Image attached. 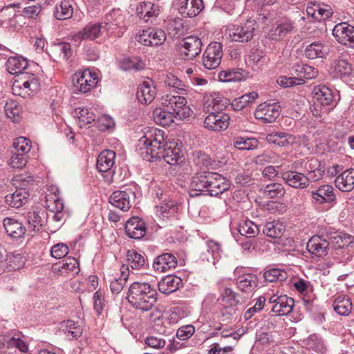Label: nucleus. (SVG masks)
Returning <instances> with one entry per match:
<instances>
[{
	"instance_id": "obj_1",
	"label": "nucleus",
	"mask_w": 354,
	"mask_h": 354,
	"mask_svg": "<svg viewBox=\"0 0 354 354\" xmlns=\"http://www.w3.org/2000/svg\"><path fill=\"white\" fill-rule=\"evenodd\" d=\"M6 66L8 73L16 75L12 86L14 95L25 98L39 90V82L36 76L32 73L24 72L28 66L26 58L19 55L10 57Z\"/></svg>"
},
{
	"instance_id": "obj_2",
	"label": "nucleus",
	"mask_w": 354,
	"mask_h": 354,
	"mask_svg": "<svg viewBox=\"0 0 354 354\" xmlns=\"http://www.w3.org/2000/svg\"><path fill=\"white\" fill-rule=\"evenodd\" d=\"M156 295L153 285L136 281L130 286L127 299L134 308L145 312L151 310L156 303Z\"/></svg>"
},
{
	"instance_id": "obj_3",
	"label": "nucleus",
	"mask_w": 354,
	"mask_h": 354,
	"mask_svg": "<svg viewBox=\"0 0 354 354\" xmlns=\"http://www.w3.org/2000/svg\"><path fill=\"white\" fill-rule=\"evenodd\" d=\"M138 142L140 150L145 151L142 154L146 153L143 158L149 161L153 160L165 146V132L158 129H151L139 139Z\"/></svg>"
},
{
	"instance_id": "obj_4",
	"label": "nucleus",
	"mask_w": 354,
	"mask_h": 354,
	"mask_svg": "<svg viewBox=\"0 0 354 354\" xmlns=\"http://www.w3.org/2000/svg\"><path fill=\"white\" fill-rule=\"evenodd\" d=\"M187 100L181 95L167 94L162 99V107L171 111L176 118L183 120L190 116L192 110L187 106Z\"/></svg>"
},
{
	"instance_id": "obj_5",
	"label": "nucleus",
	"mask_w": 354,
	"mask_h": 354,
	"mask_svg": "<svg viewBox=\"0 0 354 354\" xmlns=\"http://www.w3.org/2000/svg\"><path fill=\"white\" fill-rule=\"evenodd\" d=\"M313 107L317 111L315 115H319L323 109L328 110V106L334 102V95L332 90L322 84L315 86L311 92Z\"/></svg>"
},
{
	"instance_id": "obj_6",
	"label": "nucleus",
	"mask_w": 354,
	"mask_h": 354,
	"mask_svg": "<svg viewBox=\"0 0 354 354\" xmlns=\"http://www.w3.org/2000/svg\"><path fill=\"white\" fill-rule=\"evenodd\" d=\"M124 16L120 10H113L106 15L104 21L100 22L103 32L109 35L120 37L123 35L125 28L124 26Z\"/></svg>"
},
{
	"instance_id": "obj_7",
	"label": "nucleus",
	"mask_w": 354,
	"mask_h": 354,
	"mask_svg": "<svg viewBox=\"0 0 354 354\" xmlns=\"http://www.w3.org/2000/svg\"><path fill=\"white\" fill-rule=\"evenodd\" d=\"M19 181V185L21 186V187L17 189L14 193L8 194L5 197L6 204L15 208H19L27 203L29 193L25 187H28V185L32 183L33 178L28 176L27 178H20Z\"/></svg>"
},
{
	"instance_id": "obj_8",
	"label": "nucleus",
	"mask_w": 354,
	"mask_h": 354,
	"mask_svg": "<svg viewBox=\"0 0 354 354\" xmlns=\"http://www.w3.org/2000/svg\"><path fill=\"white\" fill-rule=\"evenodd\" d=\"M182 143L175 140L166 142L165 147L159 152L158 156L155 159H164V160L171 165H175L183 161V153L182 151Z\"/></svg>"
},
{
	"instance_id": "obj_9",
	"label": "nucleus",
	"mask_w": 354,
	"mask_h": 354,
	"mask_svg": "<svg viewBox=\"0 0 354 354\" xmlns=\"http://www.w3.org/2000/svg\"><path fill=\"white\" fill-rule=\"evenodd\" d=\"M256 27L254 20H248L240 26H233L228 31L229 39L236 42H248L252 39Z\"/></svg>"
},
{
	"instance_id": "obj_10",
	"label": "nucleus",
	"mask_w": 354,
	"mask_h": 354,
	"mask_svg": "<svg viewBox=\"0 0 354 354\" xmlns=\"http://www.w3.org/2000/svg\"><path fill=\"white\" fill-rule=\"evenodd\" d=\"M73 81L75 89L85 93L96 86L98 76L96 73L85 69L84 71L77 72L73 77Z\"/></svg>"
},
{
	"instance_id": "obj_11",
	"label": "nucleus",
	"mask_w": 354,
	"mask_h": 354,
	"mask_svg": "<svg viewBox=\"0 0 354 354\" xmlns=\"http://www.w3.org/2000/svg\"><path fill=\"white\" fill-rule=\"evenodd\" d=\"M223 55V45L221 43H210L203 55V66L208 70L216 68L221 64Z\"/></svg>"
},
{
	"instance_id": "obj_12",
	"label": "nucleus",
	"mask_w": 354,
	"mask_h": 354,
	"mask_svg": "<svg viewBox=\"0 0 354 354\" xmlns=\"http://www.w3.org/2000/svg\"><path fill=\"white\" fill-rule=\"evenodd\" d=\"M202 41L196 36L185 37L180 44V56L185 60H192L201 52Z\"/></svg>"
},
{
	"instance_id": "obj_13",
	"label": "nucleus",
	"mask_w": 354,
	"mask_h": 354,
	"mask_svg": "<svg viewBox=\"0 0 354 354\" xmlns=\"http://www.w3.org/2000/svg\"><path fill=\"white\" fill-rule=\"evenodd\" d=\"M135 197L136 194L133 189L126 187L123 190L113 192L109 198V202L113 206L126 212L131 208Z\"/></svg>"
},
{
	"instance_id": "obj_14",
	"label": "nucleus",
	"mask_w": 354,
	"mask_h": 354,
	"mask_svg": "<svg viewBox=\"0 0 354 354\" xmlns=\"http://www.w3.org/2000/svg\"><path fill=\"white\" fill-rule=\"evenodd\" d=\"M281 111V106L278 103L264 102L257 106L254 117L263 123H271L279 116Z\"/></svg>"
},
{
	"instance_id": "obj_15",
	"label": "nucleus",
	"mask_w": 354,
	"mask_h": 354,
	"mask_svg": "<svg viewBox=\"0 0 354 354\" xmlns=\"http://www.w3.org/2000/svg\"><path fill=\"white\" fill-rule=\"evenodd\" d=\"M166 34L164 30L159 28H148L144 30L138 37V41L147 46H158L164 44L166 40Z\"/></svg>"
},
{
	"instance_id": "obj_16",
	"label": "nucleus",
	"mask_w": 354,
	"mask_h": 354,
	"mask_svg": "<svg viewBox=\"0 0 354 354\" xmlns=\"http://www.w3.org/2000/svg\"><path fill=\"white\" fill-rule=\"evenodd\" d=\"M211 172L207 171H197L192 178L189 184V196L196 197L200 196L203 192H207Z\"/></svg>"
},
{
	"instance_id": "obj_17",
	"label": "nucleus",
	"mask_w": 354,
	"mask_h": 354,
	"mask_svg": "<svg viewBox=\"0 0 354 354\" xmlns=\"http://www.w3.org/2000/svg\"><path fill=\"white\" fill-rule=\"evenodd\" d=\"M333 35L341 44L354 47V26L343 22L335 26Z\"/></svg>"
},
{
	"instance_id": "obj_18",
	"label": "nucleus",
	"mask_w": 354,
	"mask_h": 354,
	"mask_svg": "<svg viewBox=\"0 0 354 354\" xmlns=\"http://www.w3.org/2000/svg\"><path fill=\"white\" fill-rule=\"evenodd\" d=\"M230 119V116L225 113L211 112L205 118L204 126L212 131H223L229 127Z\"/></svg>"
},
{
	"instance_id": "obj_19",
	"label": "nucleus",
	"mask_w": 354,
	"mask_h": 354,
	"mask_svg": "<svg viewBox=\"0 0 354 354\" xmlns=\"http://www.w3.org/2000/svg\"><path fill=\"white\" fill-rule=\"evenodd\" d=\"M52 270L57 275L66 277H75L80 270L77 259L71 257L53 265Z\"/></svg>"
},
{
	"instance_id": "obj_20",
	"label": "nucleus",
	"mask_w": 354,
	"mask_h": 354,
	"mask_svg": "<svg viewBox=\"0 0 354 354\" xmlns=\"http://www.w3.org/2000/svg\"><path fill=\"white\" fill-rule=\"evenodd\" d=\"M203 109L206 112H218L230 104V100L218 93L205 94L203 97Z\"/></svg>"
},
{
	"instance_id": "obj_21",
	"label": "nucleus",
	"mask_w": 354,
	"mask_h": 354,
	"mask_svg": "<svg viewBox=\"0 0 354 354\" xmlns=\"http://www.w3.org/2000/svg\"><path fill=\"white\" fill-rule=\"evenodd\" d=\"M306 248L313 257L323 258L328 253L329 242L320 236L315 235L308 240Z\"/></svg>"
},
{
	"instance_id": "obj_22",
	"label": "nucleus",
	"mask_w": 354,
	"mask_h": 354,
	"mask_svg": "<svg viewBox=\"0 0 354 354\" xmlns=\"http://www.w3.org/2000/svg\"><path fill=\"white\" fill-rule=\"evenodd\" d=\"M310 193L312 203L317 205L331 203L336 200L334 188L330 185H323Z\"/></svg>"
},
{
	"instance_id": "obj_23",
	"label": "nucleus",
	"mask_w": 354,
	"mask_h": 354,
	"mask_svg": "<svg viewBox=\"0 0 354 354\" xmlns=\"http://www.w3.org/2000/svg\"><path fill=\"white\" fill-rule=\"evenodd\" d=\"M136 14L143 21L153 23L160 15V7L151 1H142L136 7Z\"/></svg>"
},
{
	"instance_id": "obj_24",
	"label": "nucleus",
	"mask_w": 354,
	"mask_h": 354,
	"mask_svg": "<svg viewBox=\"0 0 354 354\" xmlns=\"http://www.w3.org/2000/svg\"><path fill=\"white\" fill-rule=\"evenodd\" d=\"M157 95V89L152 80L148 79L143 81L138 86L137 91V99L142 104L151 103Z\"/></svg>"
},
{
	"instance_id": "obj_25",
	"label": "nucleus",
	"mask_w": 354,
	"mask_h": 354,
	"mask_svg": "<svg viewBox=\"0 0 354 354\" xmlns=\"http://www.w3.org/2000/svg\"><path fill=\"white\" fill-rule=\"evenodd\" d=\"M207 194L212 196H217L229 189L230 181L224 176L215 172H211Z\"/></svg>"
},
{
	"instance_id": "obj_26",
	"label": "nucleus",
	"mask_w": 354,
	"mask_h": 354,
	"mask_svg": "<svg viewBox=\"0 0 354 354\" xmlns=\"http://www.w3.org/2000/svg\"><path fill=\"white\" fill-rule=\"evenodd\" d=\"M127 236L130 239H141L146 234L145 223L139 217L130 218L124 226Z\"/></svg>"
},
{
	"instance_id": "obj_27",
	"label": "nucleus",
	"mask_w": 354,
	"mask_h": 354,
	"mask_svg": "<svg viewBox=\"0 0 354 354\" xmlns=\"http://www.w3.org/2000/svg\"><path fill=\"white\" fill-rule=\"evenodd\" d=\"M179 13L185 17L197 16L204 8L203 0H178Z\"/></svg>"
},
{
	"instance_id": "obj_28",
	"label": "nucleus",
	"mask_w": 354,
	"mask_h": 354,
	"mask_svg": "<svg viewBox=\"0 0 354 354\" xmlns=\"http://www.w3.org/2000/svg\"><path fill=\"white\" fill-rule=\"evenodd\" d=\"M178 261L176 257L171 253H164L153 261V268L156 272H164L177 266Z\"/></svg>"
},
{
	"instance_id": "obj_29",
	"label": "nucleus",
	"mask_w": 354,
	"mask_h": 354,
	"mask_svg": "<svg viewBox=\"0 0 354 354\" xmlns=\"http://www.w3.org/2000/svg\"><path fill=\"white\" fill-rule=\"evenodd\" d=\"M265 140L270 144L281 147H288L296 142V138L283 131H273L266 136Z\"/></svg>"
},
{
	"instance_id": "obj_30",
	"label": "nucleus",
	"mask_w": 354,
	"mask_h": 354,
	"mask_svg": "<svg viewBox=\"0 0 354 354\" xmlns=\"http://www.w3.org/2000/svg\"><path fill=\"white\" fill-rule=\"evenodd\" d=\"M282 178L288 185L296 189H304L309 185V178L302 173L288 171L282 174Z\"/></svg>"
},
{
	"instance_id": "obj_31",
	"label": "nucleus",
	"mask_w": 354,
	"mask_h": 354,
	"mask_svg": "<svg viewBox=\"0 0 354 354\" xmlns=\"http://www.w3.org/2000/svg\"><path fill=\"white\" fill-rule=\"evenodd\" d=\"M309 180L316 182L320 180L324 174L325 167L317 158L308 159L304 165Z\"/></svg>"
},
{
	"instance_id": "obj_32",
	"label": "nucleus",
	"mask_w": 354,
	"mask_h": 354,
	"mask_svg": "<svg viewBox=\"0 0 354 354\" xmlns=\"http://www.w3.org/2000/svg\"><path fill=\"white\" fill-rule=\"evenodd\" d=\"M3 224L8 235L15 239L23 237L27 230L21 222L15 218H6Z\"/></svg>"
},
{
	"instance_id": "obj_33",
	"label": "nucleus",
	"mask_w": 354,
	"mask_h": 354,
	"mask_svg": "<svg viewBox=\"0 0 354 354\" xmlns=\"http://www.w3.org/2000/svg\"><path fill=\"white\" fill-rule=\"evenodd\" d=\"M259 279L256 274L245 273L240 275L236 279L238 288L244 292H252L258 286Z\"/></svg>"
},
{
	"instance_id": "obj_34",
	"label": "nucleus",
	"mask_w": 354,
	"mask_h": 354,
	"mask_svg": "<svg viewBox=\"0 0 354 354\" xmlns=\"http://www.w3.org/2000/svg\"><path fill=\"white\" fill-rule=\"evenodd\" d=\"M115 153L109 149L104 150L99 154L96 167L100 172L109 171L114 165Z\"/></svg>"
},
{
	"instance_id": "obj_35",
	"label": "nucleus",
	"mask_w": 354,
	"mask_h": 354,
	"mask_svg": "<svg viewBox=\"0 0 354 354\" xmlns=\"http://www.w3.org/2000/svg\"><path fill=\"white\" fill-rule=\"evenodd\" d=\"M336 187L342 192H351L354 188V169L342 172L335 179Z\"/></svg>"
},
{
	"instance_id": "obj_36",
	"label": "nucleus",
	"mask_w": 354,
	"mask_h": 354,
	"mask_svg": "<svg viewBox=\"0 0 354 354\" xmlns=\"http://www.w3.org/2000/svg\"><path fill=\"white\" fill-rule=\"evenodd\" d=\"M103 32L102 24L89 23L78 32L76 37L82 40H94L100 37Z\"/></svg>"
},
{
	"instance_id": "obj_37",
	"label": "nucleus",
	"mask_w": 354,
	"mask_h": 354,
	"mask_svg": "<svg viewBox=\"0 0 354 354\" xmlns=\"http://www.w3.org/2000/svg\"><path fill=\"white\" fill-rule=\"evenodd\" d=\"M182 283V279L176 275H167L158 283L160 292L169 295L177 290Z\"/></svg>"
},
{
	"instance_id": "obj_38",
	"label": "nucleus",
	"mask_w": 354,
	"mask_h": 354,
	"mask_svg": "<svg viewBox=\"0 0 354 354\" xmlns=\"http://www.w3.org/2000/svg\"><path fill=\"white\" fill-rule=\"evenodd\" d=\"M292 74L297 75V82L302 84L303 79L310 80L316 77L318 75V71L308 64H297L292 68Z\"/></svg>"
},
{
	"instance_id": "obj_39",
	"label": "nucleus",
	"mask_w": 354,
	"mask_h": 354,
	"mask_svg": "<svg viewBox=\"0 0 354 354\" xmlns=\"http://www.w3.org/2000/svg\"><path fill=\"white\" fill-rule=\"evenodd\" d=\"M293 29V24L290 21H287L278 24L276 27L272 28L268 32V37L272 40L281 41L288 34L292 32Z\"/></svg>"
},
{
	"instance_id": "obj_40",
	"label": "nucleus",
	"mask_w": 354,
	"mask_h": 354,
	"mask_svg": "<svg viewBox=\"0 0 354 354\" xmlns=\"http://www.w3.org/2000/svg\"><path fill=\"white\" fill-rule=\"evenodd\" d=\"M279 301L272 306V310L278 315H287L293 310L295 301L292 298L286 295L279 297Z\"/></svg>"
},
{
	"instance_id": "obj_41",
	"label": "nucleus",
	"mask_w": 354,
	"mask_h": 354,
	"mask_svg": "<svg viewBox=\"0 0 354 354\" xmlns=\"http://www.w3.org/2000/svg\"><path fill=\"white\" fill-rule=\"evenodd\" d=\"M0 344H2L3 348L8 349L15 348L22 353H26L28 350V345L19 336L10 335L0 336Z\"/></svg>"
},
{
	"instance_id": "obj_42",
	"label": "nucleus",
	"mask_w": 354,
	"mask_h": 354,
	"mask_svg": "<svg viewBox=\"0 0 354 354\" xmlns=\"http://www.w3.org/2000/svg\"><path fill=\"white\" fill-rule=\"evenodd\" d=\"M330 71L335 77H348L352 72L351 65L343 59H335L330 66Z\"/></svg>"
},
{
	"instance_id": "obj_43",
	"label": "nucleus",
	"mask_w": 354,
	"mask_h": 354,
	"mask_svg": "<svg viewBox=\"0 0 354 354\" xmlns=\"http://www.w3.org/2000/svg\"><path fill=\"white\" fill-rule=\"evenodd\" d=\"M154 122L162 127L169 126L174 122L176 116L165 108H156L153 112Z\"/></svg>"
},
{
	"instance_id": "obj_44",
	"label": "nucleus",
	"mask_w": 354,
	"mask_h": 354,
	"mask_svg": "<svg viewBox=\"0 0 354 354\" xmlns=\"http://www.w3.org/2000/svg\"><path fill=\"white\" fill-rule=\"evenodd\" d=\"M304 54L308 59L323 58L327 54V48L320 41L313 42L306 47Z\"/></svg>"
},
{
	"instance_id": "obj_45",
	"label": "nucleus",
	"mask_w": 354,
	"mask_h": 354,
	"mask_svg": "<svg viewBox=\"0 0 354 354\" xmlns=\"http://www.w3.org/2000/svg\"><path fill=\"white\" fill-rule=\"evenodd\" d=\"M304 344L306 348L317 353L324 354L327 351L322 338L315 333L309 335V337L304 341Z\"/></svg>"
},
{
	"instance_id": "obj_46",
	"label": "nucleus",
	"mask_w": 354,
	"mask_h": 354,
	"mask_svg": "<svg viewBox=\"0 0 354 354\" xmlns=\"http://www.w3.org/2000/svg\"><path fill=\"white\" fill-rule=\"evenodd\" d=\"M334 310L340 315H348L352 310L351 299L346 296H338L333 304Z\"/></svg>"
},
{
	"instance_id": "obj_47",
	"label": "nucleus",
	"mask_w": 354,
	"mask_h": 354,
	"mask_svg": "<svg viewBox=\"0 0 354 354\" xmlns=\"http://www.w3.org/2000/svg\"><path fill=\"white\" fill-rule=\"evenodd\" d=\"M120 68L123 71H139L145 68V64L138 57H125L120 61Z\"/></svg>"
},
{
	"instance_id": "obj_48",
	"label": "nucleus",
	"mask_w": 354,
	"mask_h": 354,
	"mask_svg": "<svg viewBox=\"0 0 354 354\" xmlns=\"http://www.w3.org/2000/svg\"><path fill=\"white\" fill-rule=\"evenodd\" d=\"M129 276V267L128 266L122 265L121 266V275L118 278H115L111 281L110 288L113 293L118 294L120 292L126 282L128 279Z\"/></svg>"
},
{
	"instance_id": "obj_49",
	"label": "nucleus",
	"mask_w": 354,
	"mask_h": 354,
	"mask_svg": "<svg viewBox=\"0 0 354 354\" xmlns=\"http://www.w3.org/2000/svg\"><path fill=\"white\" fill-rule=\"evenodd\" d=\"M60 327L65 335L72 338L80 337L82 333L80 326L72 320L63 321L60 324Z\"/></svg>"
},
{
	"instance_id": "obj_50",
	"label": "nucleus",
	"mask_w": 354,
	"mask_h": 354,
	"mask_svg": "<svg viewBox=\"0 0 354 354\" xmlns=\"http://www.w3.org/2000/svg\"><path fill=\"white\" fill-rule=\"evenodd\" d=\"M284 231V225L279 221L268 222L263 227V233L271 238L281 236Z\"/></svg>"
},
{
	"instance_id": "obj_51",
	"label": "nucleus",
	"mask_w": 354,
	"mask_h": 354,
	"mask_svg": "<svg viewBox=\"0 0 354 354\" xmlns=\"http://www.w3.org/2000/svg\"><path fill=\"white\" fill-rule=\"evenodd\" d=\"M127 260L128 266L134 270L140 269L145 264V257L135 250H128Z\"/></svg>"
},
{
	"instance_id": "obj_52",
	"label": "nucleus",
	"mask_w": 354,
	"mask_h": 354,
	"mask_svg": "<svg viewBox=\"0 0 354 354\" xmlns=\"http://www.w3.org/2000/svg\"><path fill=\"white\" fill-rule=\"evenodd\" d=\"M73 8L68 0H63L59 6H57L55 11V16L57 19L64 20L72 17Z\"/></svg>"
},
{
	"instance_id": "obj_53",
	"label": "nucleus",
	"mask_w": 354,
	"mask_h": 354,
	"mask_svg": "<svg viewBox=\"0 0 354 354\" xmlns=\"http://www.w3.org/2000/svg\"><path fill=\"white\" fill-rule=\"evenodd\" d=\"M237 230L241 235L246 237H254L259 232L257 225L250 220L240 221Z\"/></svg>"
},
{
	"instance_id": "obj_54",
	"label": "nucleus",
	"mask_w": 354,
	"mask_h": 354,
	"mask_svg": "<svg viewBox=\"0 0 354 354\" xmlns=\"http://www.w3.org/2000/svg\"><path fill=\"white\" fill-rule=\"evenodd\" d=\"M233 144L240 150H252L257 147L258 140L254 138L236 137L233 140Z\"/></svg>"
},
{
	"instance_id": "obj_55",
	"label": "nucleus",
	"mask_w": 354,
	"mask_h": 354,
	"mask_svg": "<svg viewBox=\"0 0 354 354\" xmlns=\"http://www.w3.org/2000/svg\"><path fill=\"white\" fill-rule=\"evenodd\" d=\"M6 116L12 121L15 122L19 118L21 106L15 100H8L4 106Z\"/></svg>"
},
{
	"instance_id": "obj_56",
	"label": "nucleus",
	"mask_w": 354,
	"mask_h": 354,
	"mask_svg": "<svg viewBox=\"0 0 354 354\" xmlns=\"http://www.w3.org/2000/svg\"><path fill=\"white\" fill-rule=\"evenodd\" d=\"M166 86L173 88V90L180 95L185 93V84L176 76L171 73L167 74L164 80Z\"/></svg>"
},
{
	"instance_id": "obj_57",
	"label": "nucleus",
	"mask_w": 354,
	"mask_h": 354,
	"mask_svg": "<svg viewBox=\"0 0 354 354\" xmlns=\"http://www.w3.org/2000/svg\"><path fill=\"white\" fill-rule=\"evenodd\" d=\"M219 299L229 306H236L239 303V295L230 288H225Z\"/></svg>"
},
{
	"instance_id": "obj_58",
	"label": "nucleus",
	"mask_w": 354,
	"mask_h": 354,
	"mask_svg": "<svg viewBox=\"0 0 354 354\" xmlns=\"http://www.w3.org/2000/svg\"><path fill=\"white\" fill-rule=\"evenodd\" d=\"M52 53L55 57L67 60L72 55L71 45L66 42L59 43L53 46Z\"/></svg>"
},
{
	"instance_id": "obj_59",
	"label": "nucleus",
	"mask_w": 354,
	"mask_h": 354,
	"mask_svg": "<svg viewBox=\"0 0 354 354\" xmlns=\"http://www.w3.org/2000/svg\"><path fill=\"white\" fill-rule=\"evenodd\" d=\"M40 212H29L27 214L28 230L38 232L42 226V219Z\"/></svg>"
},
{
	"instance_id": "obj_60",
	"label": "nucleus",
	"mask_w": 354,
	"mask_h": 354,
	"mask_svg": "<svg viewBox=\"0 0 354 354\" xmlns=\"http://www.w3.org/2000/svg\"><path fill=\"white\" fill-rule=\"evenodd\" d=\"M263 194L269 198H281L285 194V189L280 183H272L264 187Z\"/></svg>"
},
{
	"instance_id": "obj_61",
	"label": "nucleus",
	"mask_w": 354,
	"mask_h": 354,
	"mask_svg": "<svg viewBox=\"0 0 354 354\" xmlns=\"http://www.w3.org/2000/svg\"><path fill=\"white\" fill-rule=\"evenodd\" d=\"M263 277L268 282L282 281L287 279L288 274L283 270L272 268L266 270L263 274Z\"/></svg>"
},
{
	"instance_id": "obj_62",
	"label": "nucleus",
	"mask_w": 354,
	"mask_h": 354,
	"mask_svg": "<svg viewBox=\"0 0 354 354\" xmlns=\"http://www.w3.org/2000/svg\"><path fill=\"white\" fill-rule=\"evenodd\" d=\"M14 152L26 155L31 149V142L26 137L16 138L12 144Z\"/></svg>"
},
{
	"instance_id": "obj_63",
	"label": "nucleus",
	"mask_w": 354,
	"mask_h": 354,
	"mask_svg": "<svg viewBox=\"0 0 354 354\" xmlns=\"http://www.w3.org/2000/svg\"><path fill=\"white\" fill-rule=\"evenodd\" d=\"M218 78L222 82H239L243 79V75L235 69H230L221 71Z\"/></svg>"
},
{
	"instance_id": "obj_64",
	"label": "nucleus",
	"mask_w": 354,
	"mask_h": 354,
	"mask_svg": "<svg viewBox=\"0 0 354 354\" xmlns=\"http://www.w3.org/2000/svg\"><path fill=\"white\" fill-rule=\"evenodd\" d=\"M77 118L80 127L82 128L84 126L90 124L94 122L95 116L92 112L89 111L88 109L82 108L78 111Z\"/></svg>"
}]
</instances>
